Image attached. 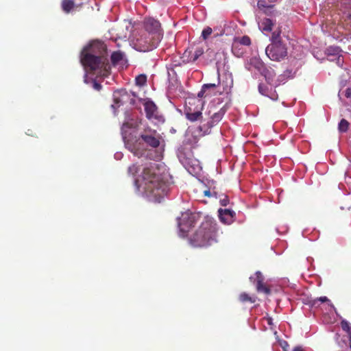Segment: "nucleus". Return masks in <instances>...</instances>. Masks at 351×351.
Masks as SVG:
<instances>
[{
    "label": "nucleus",
    "instance_id": "obj_36",
    "mask_svg": "<svg viewBox=\"0 0 351 351\" xmlns=\"http://www.w3.org/2000/svg\"><path fill=\"white\" fill-rule=\"evenodd\" d=\"M343 58L342 56L341 55H339L337 58V64L339 66H343Z\"/></svg>",
    "mask_w": 351,
    "mask_h": 351
},
{
    "label": "nucleus",
    "instance_id": "obj_24",
    "mask_svg": "<svg viewBox=\"0 0 351 351\" xmlns=\"http://www.w3.org/2000/svg\"><path fill=\"white\" fill-rule=\"evenodd\" d=\"M147 76L145 74H140L135 78V83L138 86H143L146 84Z\"/></svg>",
    "mask_w": 351,
    "mask_h": 351
},
{
    "label": "nucleus",
    "instance_id": "obj_8",
    "mask_svg": "<svg viewBox=\"0 0 351 351\" xmlns=\"http://www.w3.org/2000/svg\"><path fill=\"white\" fill-rule=\"evenodd\" d=\"M161 40L155 42L154 34L143 32L136 40L135 45L141 51H149L156 48Z\"/></svg>",
    "mask_w": 351,
    "mask_h": 351
},
{
    "label": "nucleus",
    "instance_id": "obj_34",
    "mask_svg": "<svg viewBox=\"0 0 351 351\" xmlns=\"http://www.w3.org/2000/svg\"><path fill=\"white\" fill-rule=\"evenodd\" d=\"M318 301H319L321 302H328L329 300L326 296H322V297H319V298H317L313 300L312 301L311 305L312 306H315Z\"/></svg>",
    "mask_w": 351,
    "mask_h": 351
},
{
    "label": "nucleus",
    "instance_id": "obj_21",
    "mask_svg": "<svg viewBox=\"0 0 351 351\" xmlns=\"http://www.w3.org/2000/svg\"><path fill=\"white\" fill-rule=\"evenodd\" d=\"M262 12L270 17L275 16L278 14L274 5H268Z\"/></svg>",
    "mask_w": 351,
    "mask_h": 351
},
{
    "label": "nucleus",
    "instance_id": "obj_49",
    "mask_svg": "<svg viewBox=\"0 0 351 351\" xmlns=\"http://www.w3.org/2000/svg\"><path fill=\"white\" fill-rule=\"evenodd\" d=\"M284 343L285 344V346H288V343H287V342L285 341V343Z\"/></svg>",
    "mask_w": 351,
    "mask_h": 351
},
{
    "label": "nucleus",
    "instance_id": "obj_10",
    "mask_svg": "<svg viewBox=\"0 0 351 351\" xmlns=\"http://www.w3.org/2000/svg\"><path fill=\"white\" fill-rule=\"evenodd\" d=\"M146 117L149 120H156L157 121H163V117L160 114L158 108L155 103L151 100H147L143 103Z\"/></svg>",
    "mask_w": 351,
    "mask_h": 351
},
{
    "label": "nucleus",
    "instance_id": "obj_7",
    "mask_svg": "<svg viewBox=\"0 0 351 351\" xmlns=\"http://www.w3.org/2000/svg\"><path fill=\"white\" fill-rule=\"evenodd\" d=\"M265 53L271 60L280 61L287 56V49L282 42H275L266 47Z\"/></svg>",
    "mask_w": 351,
    "mask_h": 351
},
{
    "label": "nucleus",
    "instance_id": "obj_27",
    "mask_svg": "<svg viewBox=\"0 0 351 351\" xmlns=\"http://www.w3.org/2000/svg\"><path fill=\"white\" fill-rule=\"evenodd\" d=\"M341 50L338 47H329L326 49V54L330 56H339Z\"/></svg>",
    "mask_w": 351,
    "mask_h": 351
},
{
    "label": "nucleus",
    "instance_id": "obj_14",
    "mask_svg": "<svg viewBox=\"0 0 351 351\" xmlns=\"http://www.w3.org/2000/svg\"><path fill=\"white\" fill-rule=\"evenodd\" d=\"M258 92L264 96L269 97L272 100L278 99V95L275 90H272L267 85L260 83L258 85Z\"/></svg>",
    "mask_w": 351,
    "mask_h": 351
},
{
    "label": "nucleus",
    "instance_id": "obj_40",
    "mask_svg": "<svg viewBox=\"0 0 351 351\" xmlns=\"http://www.w3.org/2000/svg\"><path fill=\"white\" fill-rule=\"evenodd\" d=\"M267 324L269 325H271L272 324V318L271 317H267Z\"/></svg>",
    "mask_w": 351,
    "mask_h": 351
},
{
    "label": "nucleus",
    "instance_id": "obj_22",
    "mask_svg": "<svg viewBox=\"0 0 351 351\" xmlns=\"http://www.w3.org/2000/svg\"><path fill=\"white\" fill-rule=\"evenodd\" d=\"M123 58V54L121 51H114L111 55V61L114 64H118Z\"/></svg>",
    "mask_w": 351,
    "mask_h": 351
},
{
    "label": "nucleus",
    "instance_id": "obj_5",
    "mask_svg": "<svg viewBox=\"0 0 351 351\" xmlns=\"http://www.w3.org/2000/svg\"><path fill=\"white\" fill-rule=\"evenodd\" d=\"M217 223L213 218L206 217L190 238L194 247H206L217 242Z\"/></svg>",
    "mask_w": 351,
    "mask_h": 351
},
{
    "label": "nucleus",
    "instance_id": "obj_3",
    "mask_svg": "<svg viewBox=\"0 0 351 351\" xmlns=\"http://www.w3.org/2000/svg\"><path fill=\"white\" fill-rule=\"evenodd\" d=\"M204 102L200 99L189 101V106L184 108V114L191 122L199 121L198 130L203 135L210 133L212 128L217 125L222 119L227 111L224 106L216 111L214 107H210L203 112Z\"/></svg>",
    "mask_w": 351,
    "mask_h": 351
},
{
    "label": "nucleus",
    "instance_id": "obj_13",
    "mask_svg": "<svg viewBox=\"0 0 351 351\" xmlns=\"http://www.w3.org/2000/svg\"><path fill=\"white\" fill-rule=\"evenodd\" d=\"M204 53V49L202 47H197L195 50L192 51L186 50L183 54L184 58L187 57V62H195L196 61L202 54Z\"/></svg>",
    "mask_w": 351,
    "mask_h": 351
},
{
    "label": "nucleus",
    "instance_id": "obj_38",
    "mask_svg": "<svg viewBox=\"0 0 351 351\" xmlns=\"http://www.w3.org/2000/svg\"><path fill=\"white\" fill-rule=\"evenodd\" d=\"M206 91H207V90H206V89H204V86H202V90H201L198 93V94H197L198 97H204V96H205V97H206V96H207V95H204V94H205V93H206Z\"/></svg>",
    "mask_w": 351,
    "mask_h": 351
},
{
    "label": "nucleus",
    "instance_id": "obj_19",
    "mask_svg": "<svg viewBox=\"0 0 351 351\" xmlns=\"http://www.w3.org/2000/svg\"><path fill=\"white\" fill-rule=\"evenodd\" d=\"M251 44L250 38L248 36H243L241 38H237L233 44V48L238 47V45H243L245 46H250Z\"/></svg>",
    "mask_w": 351,
    "mask_h": 351
},
{
    "label": "nucleus",
    "instance_id": "obj_26",
    "mask_svg": "<svg viewBox=\"0 0 351 351\" xmlns=\"http://www.w3.org/2000/svg\"><path fill=\"white\" fill-rule=\"evenodd\" d=\"M239 300L242 302H249L250 303H254L256 302L255 298L250 297L247 293L245 292L241 293L239 295Z\"/></svg>",
    "mask_w": 351,
    "mask_h": 351
},
{
    "label": "nucleus",
    "instance_id": "obj_20",
    "mask_svg": "<svg viewBox=\"0 0 351 351\" xmlns=\"http://www.w3.org/2000/svg\"><path fill=\"white\" fill-rule=\"evenodd\" d=\"M62 9L65 13H69L74 8L75 4L73 0H62Z\"/></svg>",
    "mask_w": 351,
    "mask_h": 351
},
{
    "label": "nucleus",
    "instance_id": "obj_31",
    "mask_svg": "<svg viewBox=\"0 0 351 351\" xmlns=\"http://www.w3.org/2000/svg\"><path fill=\"white\" fill-rule=\"evenodd\" d=\"M119 93L120 94L121 97V99L117 97L115 95H114V101L115 103L117 104V105H119L120 104H122L123 101L122 100L128 96V93L125 90H123V91H121V92H119Z\"/></svg>",
    "mask_w": 351,
    "mask_h": 351
},
{
    "label": "nucleus",
    "instance_id": "obj_2",
    "mask_svg": "<svg viewBox=\"0 0 351 351\" xmlns=\"http://www.w3.org/2000/svg\"><path fill=\"white\" fill-rule=\"evenodd\" d=\"M136 123L125 122L121 127V134L125 147L134 156H142L146 149L145 144L157 148L160 144V135L156 130L147 128L138 135L134 130Z\"/></svg>",
    "mask_w": 351,
    "mask_h": 351
},
{
    "label": "nucleus",
    "instance_id": "obj_35",
    "mask_svg": "<svg viewBox=\"0 0 351 351\" xmlns=\"http://www.w3.org/2000/svg\"><path fill=\"white\" fill-rule=\"evenodd\" d=\"M283 80H284V76L280 75L276 81L274 80L273 86L275 87L280 86L281 82H283Z\"/></svg>",
    "mask_w": 351,
    "mask_h": 351
},
{
    "label": "nucleus",
    "instance_id": "obj_37",
    "mask_svg": "<svg viewBox=\"0 0 351 351\" xmlns=\"http://www.w3.org/2000/svg\"><path fill=\"white\" fill-rule=\"evenodd\" d=\"M93 88H94V89H95L96 90H101V85L99 83H98V82H95H95H93Z\"/></svg>",
    "mask_w": 351,
    "mask_h": 351
},
{
    "label": "nucleus",
    "instance_id": "obj_42",
    "mask_svg": "<svg viewBox=\"0 0 351 351\" xmlns=\"http://www.w3.org/2000/svg\"><path fill=\"white\" fill-rule=\"evenodd\" d=\"M348 337H349V346H350V348H351V334L348 335Z\"/></svg>",
    "mask_w": 351,
    "mask_h": 351
},
{
    "label": "nucleus",
    "instance_id": "obj_4",
    "mask_svg": "<svg viewBox=\"0 0 351 351\" xmlns=\"http://www.w3.org/2000/svg\"><path fill=\"white\" fill-rule=\"evenodd\" d=\"M105 53L106 47L104 43L93 42L82 51L80 62L85 68L95 74L106 76L110 73V65Z\"/></svg>",
    "mask_w": 351,
    "mask_h": 351
},
{
    "label": "nucleus",
    "instance_id": "obj_29",
    "mask_svg": "<svg viewBox=\"0 0 351 351\" xmlns=\"http://www.w3.org/2000/svg\"><path fill=\"white\" fill-rule=\"evenodd\" d=\"M341 326L343 330L346 331L348 333V335L351 334V325L348 321H341Z\"/></svg>",
    "mask_w": 351,
    "mask_h": 351
},
{
    "label": "nucleus",
    "instance_id": "obj_1",
    "mask_svg": "<svg viewBox=\"0 0 351 351\" xmlns=\"http://www.w3.org/2000/svg\"><path fill=\"white\" fill-rule=\"evenodd\" d=\"M163 167L159 164L147 162L144 164H133L128 169L130 175L135 176L139 172V178L145 191L156 199H160L167 195L168 191L165 175L162 171Z\"/></svg>",
    "mask_w": 351,
    "mask_h": 351
},
{
    "label": "nucleus",
    "instance_id": "obj_17",
    "mask_svg": "<svg viewBox=\"0 0 351 351\" xmlns=\"http://www.w3.org/2000/svg\"><path fill=\"white\" fill-rule=\"evenodd\" d=\"M250 69L254 68L257 70L260 73L265 69L266 67L265 64L258 58H252L249 62Z\"/></svg>",
    "mask_w": 351,
    "mask_h": 351
},
{
    "label": "nucleus",
    "instance_id": "obj_28",
    "mask_svg": "<svg viewBox=\"0 0 351 351\" xmlns=\"http://www.w3.org/2000/svg\"><path fill=\"white\" fill-rule=\"evenodd\" d=\"M281 29L278 28L277 30H275L271 36V43L275 42H282L280 39Z\"/></svg>",
    "mask_w": 351,
    "mask_h": 351
},
{
    "label": "nucleus",
    "instance_id": "obj_47",
    "mask_svg": "<svg viewBox=\"0 0 351 351\" xmlns=\"http://www.w3.org/2000/svg\"><path fill=\"white\" fill-rule=\"evenodd\" d=\"M282 346V348H283L284 350H285V344H283V346Z\"/></svg>",
    "mask_w": 351,
    "mask_h": 351
},
{
    "label": "nucleus",
    "instance_id": "obj_32",
    "mask_svg": "<svg viewBox=\"0 0 351 351\" xmlns=\"http://www.w3.org/2000/svg\"><path fill=\"white\" fill-rule=\"evenodd\" d=\"M217 82H218L217 84L210 83V84H204L203 85L204 88L207 90L208 88H216L217 86H219L221 84V82H220L219 74V73H218Z\"/></svg>",
    "mask_w": 351,
    "mask_h": 351
},
{
    "label": "nucleus",
    "instance_id": "obj_25",
    "mask_svg": "<svg viewBox=\"0 0 351 351\" xmlns=\"http://www.w3.org/2000/svg\"><path fill=\"white\" fill-rule=\"evenodd\" d=\"M213 194H214V196L216 197V198H219V202H220V204L223 206H226L229 203V199H228V197L226 195H224V194H221L219 196H217V193L216 192H213Z\"/></svg>",
    "mask_w": 351,
    "mask_h": 351
},
{
    "label": "nucleus",
    "instance_id": "obj_12",
    "mask_svg": "<svg viewBox=\"0 0 351 351\" xmlns=\"http://www.w3.org/2000/svg\"><path fill=\"white\" fill-rule=\"evenodd\" d=\"M256 289L258 292H263L267 295L271 293L270 289L264 284V277L262 273L259 271H256Z\"/></svg>",
    "mask_w": 351,
    "mask_h": 351
},
{
    "label": "nucleus",
    "instance_id": "obj_43",
    "mask_svg": "<svg viewBox=\"0 0 351 351\" xmlns=\"http://www.w3.org/2000/svg\"><path fill=\"white\" fill-rule=\"evenodd\" d=\"M277 1V0H269V2H272V3H273V2H275V1Z\"/></svg>",
    "mask_w": 351,
    "mask_h": 351
},
{
    "label": "nucleus",
    "instance_id": "obj_18",
    "mask_svg": "<svg viewBox=\"0 0 351 351\" xmlns=\"http://www.w3.org/2000/svg\"><path fill=\"white\" fill-rule=\"evenodd\" d=\"M338 96L340 99L343 96L351 101V80L349 81L346 87H341L339 90Z\"/></svg>",
    "mask_w": 351,
    "mask_h": 351
},
{
    "label": "nucleus",
    "instance_id": "obj_23",
    "mask_svg": "<svg viewBox=\"0 0 351 351\" xmlns=\"http://www.w3.org/2000/svg\"><path fill=\"white\" fill-rule=\"evenodd\" d=\"M350 123L345 119H342L338 125V130L340 132H346L349 128Z\"/></svg>",
    "mask_w": 351,
    "mask_h": 351
},
{
    "label": "nucleus",
    "instance_id": "obj_41",
    "mask_svg": "<svg viewBox=\"0 0 351 351\" xmlns=\"http://www.w3.org/2000/svg\"><path fill=\"white\" fill-rule=\"evenodd\" d=\"M293 351H304L301 347H295Z\"/></svg>",
    "mask_w": 351,
    "mask_h": 351
},
{
    "label": "nucleus",
    "instance_id": "obj_9",
    "mask_svg": "<svg viewBox=\"0 0 351 351\" xmlns=\"http://www.w3.org/2000/svg\"><path fill=\"white\" fill-rule=\"evenodd\" d=\"M144 29L145 32L154 34V40L155 42L161 40L163 34L161 29L160 23L154 18H145L143 22Z\"/></svg>",
    "mask_w": 351,
    "mask_h": 351
},
{
    "label": "nucleus",
    "instance_id": "obj_15",
    "mask_svg": "<svg viewBox=\"0 0 351 351\" xmlns=\"http://www.w3.org/2000/svg\"><path fill=\"white\" fill-rule=\"evenodd\" d=\"M276 23V21H274L271 18H263L259 23V28L263 32H271L273 29V27Z\"/></svg>",
    "mask_w": 351,
    "mask_h": 351
},
{
    "label": "nucleus",
    "instance_id": "obj_16",
    "mask_svg": "<svg viewBox=\"0 0 351 351\" xmlns=\"http://www.w3.org/2000/svg\"><path fill=\"white\" fill-rule=\"evenodd\" d=\"M261 74L265 77L268 84L273 86L276 73L272 68L265 67Z\"/></svg>",
    "mask_w": 351,
    "mask_h": 351
},
{
    "label": "nucleus",
    "instance_id": "obj_48",
    "mask_svg": "<svg viewBox=\"0 0 351 351\" xmlns=\"http://www.w3.org/2000/svg\"><path fill=\"white\" fill-rule=\"evenodd\" d=\"M282 346V348H283L284 350H285V344H283V346Z\"/></svg>",
    "mask_w": 351,
    "mask_h": 351
},
{
    "label": "nucleus",
    "instance_id": "obj_11",
    "mask_svg": "<svg viewBox=\"0 0 351 351\" xmlns=\"http://www.w3.org/2000/svg\"><path fill=\"white\" fill-rule=\"evenodd\" d=\"M220 220L227 224H230L234 221L236 213L230 209L219 208L218 210Z\"/></svg>",
    "mask_w": 351,
    "mask_h": 351
},
{
    "label": "nucleus",
    "instance_id": "obj_6",
    "mask_svg": "<svg viewBox=\"0 0 351 351\" xmlns=\"http://www.w3.org/2000/svg\"><path fill=\"white\" fill-rule=\"evenodd\" d=\"M199 217L198 213L189 212L182 213L181 217L178 219L180 236L182 237H186L190 229L199 220Z\"/></svg>",
    "mask_w": 351,
    "mask_h": 351
},
{
    "label": "nucleus",
    "instance_id": "obj_39",
    "mask_svg": "<svg viewBox=\"0 0 351 351\" xmlns=\"http://www.w3.org/2000/svg\"><path fill=\"white\" fill-rule=\"evenodd\" d=\"M204 195L206 196V197H211L213 195L214 196L213 193H211L209 190L204 191Z\"/></svg>",
    "mask_w": 351,
    "mask_h": 351
},
{
    "label": "nucleus",
    "instance_id": "obj_46",
    "mask_svg": "<svg viewBox=\"0 0 351 351\" xmlns=\"http://www.w3.org/2000/svg\"><path fill=\"white\" fill-rule=\"evenodd\" d=\"M27 132H29L28 134L32 135L31 132H29V130H27Z\"/></svg>",
    "mask_w": 351,
    "mask_h": 351
},
{
    "label": "nucleus",
    "instance_id": "obj_50",
    "mask_svg": "<svg viewBox=\"0 0 351 351\" xmlns=\"http://www.w3.org/2000/svg\"><path fill=\"white\" fill-rule=\"evenodd\" d=\"M227 89H228L227 88H223V91H225V90L227 91Z\"/></svg>",
    "mask_w": 351,
    "mask_h": 351
},
{
    "label": "nucleus",
    "instance_id": "obj_45",
    "mask_svg": "<svg viewBox=\"0 0 351 351\" xmlns=\"http://www.w3.org/2000/svg\"><path fill=\"white\" fill-rule=\"evenodd\" d=\"M27 132H29L28 134L32 135L31 132H29V130H27Z\"/></svg>",
    "mask_w": 351,
    "mask_h": 351
},
{
    "label": "nucleus",
    "instance_id": "obj_33",
    "mask_svg": "<svg viewBox=\"0 0 351 351\" xmlns=\"http://www.w3.org/2000/svg\"><path fill=\"white\" fill-rule=\"evenodd\" d=\"M268 5H270L268 4L265 0H258L257 2V7L261 12L264 10Z\"/></svg>",
    "mask_w": 351,
    "mask_h": 351
},
{
    "label": "nucleus",
    "instance_id": "obj_30",
    "mask_svg": "<svg viewBox=\"0 0 351 351\" xmlns=\"http://www.w3.org/2000/svg\"><path fill=\"white\" fill-rule=\"evenodd\" d=\"M213 30L212 28L210 27H207L204 28L202 32V37L204 40H206L208 36L212 34Z\"/></svg>",
    "mask_w": 351,
    "mask_h": 351
},
{
    "label": "nucleus",
    "instance_id": "obj_44",
    "mask_svg": "<svg viewBox=\"0 0 351 351\" xmlns=\"http://www.w3.org/2000/svg\"><path fill=\"white\" fill-rule=\"evenodd\" d=\"M27 132H29L28 134L32 135L31 132H29V130H27Z\"/></svg>",
    "mask_w": 351,
    "mask_h": 351
}]
</instances>
